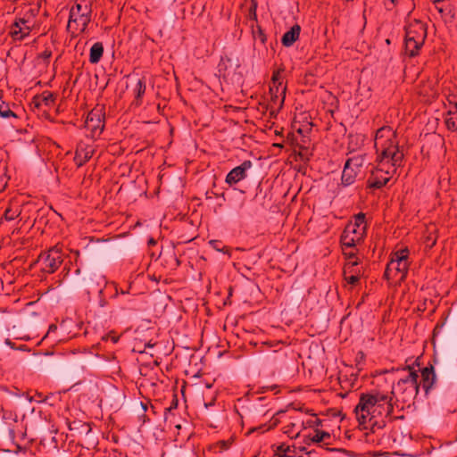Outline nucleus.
<instances>
[{"instance_id":"39","label":"nucleus","mask_w":457,"mask_h":457,"mask_svg":"<svg viewBox=\"0 0 457 457\" xmlns=\"http://www.w3.org/2000/svg\"><path fill=\"white\" fill-rule=\"evenodd\" d=\"M57 330V326L55 324H51L48 328V331L46 337H48L51 333L55 332Z\"/></svg>"},{"instance_id":"32","label":"nucleus","mask_w":457,"mask_h":457,"mask_svg":"<svg viewBox=\"0 0 457 457\" xmlns=\"http://www.w3.org/2000/svg\"><path fill=\"white\" fill-rule=\"evenodd\" d=\"M104 290L105 289L103 287L97 289V293H98V296H99L97 303H98V306L101 308H104L108 304V303L104 297Z\"/></svg>"},{"instance_id":"37","label":"nucleus","mask_w":457,"mask_h":457,"mask_svg":"<svg viewBox=\"0 0 457 457\" xmlns=\"http://www.w3.org/2000/svg\"><path fill=\"white\" fill-rule=\"evenodd\" d=\"M443 326H444V322L437 323L436 325V327L433 329V338H432V341H434L436 337H437V335L439 334L440 329L442 328ZM432 343L435 345V342H432Z\"/></svg>"},{"instance_id":"25","label":"nucleus","mask_w":457,"mask_h":457,"mask_svg":"<svg viewBox=\"0 0 457 457\" xmlns=\"http://www.w3.org/2000/svg\"><path fill=\"white\" fill-rule=\"evenodd\" d=\"M346 249L344 250V253L347 255L348 262L345 265V272H353V268L359 264V262L357 259H354L355 253L353 251V248H351L352 250L349 253L345 252Z\"/></svg>"},{"instance_id":"29","label":"nucleus","mask_w":457,"mask_h":457,"mask_svg":"<svg viewBox=\"0 0 457 457\" xmlns=\"http://www.w3.org/2000/svg\"><path fill=\"white\" fill-rule=\"evenodd\" d=\"M321 423L322 420L319 419L316 415H313L312 417H311L310 419L303 422L305 427L313 428L315 429L321 426Z\"/></svg>"},{"instance_id":"44","label":"nucleus","mask_w":457,"mask_h":457,"mask_svg":"<svg viewBox=\"0 0 457 457\" xmlns=\"http://www.w3.org/2000/svg\"><path fill=\"white\" fill-rule=\"evenodd\" d=\"M148 245H156V240L151 237V238L148 240Z\"/></svg>"},{"instance_id":"35","label":"nucleus","mask_w":457,"mask_h":457,"mask_svg":"<svg viewBox=\"0 0 457 457\" xmlns=\"http://www.w3.org/2000/svg\"><path fill=\"white\" fill-rule=\"evenodd\" d=\"M445 122L449 130L454 131L457 129V121L453 117L446 118Z\"/></svg>"},{"instance_id":"26","label":"nucleus","mask_w":457,"mask_h":457,"mask_svg":"<svg viewBox=\"0 0 457 457\" xmlns=\"http://www.w3.org/2000/svg\"><path fill=\"white\" fill-rule=\"evenodd\" d=\"M363 163L364 156L362 155L353 156L351 158H348L347 161L345 162V165H348L353 169H355L356 170H358V172L360 171V169L362 167Z\"/></svg>"},{"instance_id":"50","label":"nucleus","mask_w":457,"mask_h":457,"mask_svg":"<svg viewBox=\"0 0 457 457\" xmlns=\"http://www.w3.org/2000/svg\"><path fill=\"white\" fill-rule=\"evenodd\" d=\"M16 230H19V228H15L12 230V234L15 233Z\"/></svg>"},{"instance_id":"11","label":"nucleus","mask_w":457,"mask_h":457,"mask_svg":"<svg viewBox=\"0 0 457 457\" xmlns=\"http://www.w3.org/2000/svg\"><path fill=\"white\" fill-rule=\"evenodd\" d=\"M436 13V18L441 19L444 22L452 21L453 18V5L451 0H430Z\"/></svg>"},{"instance_id":"4","label":"nucleus","mask_w":457,"mask_h":457,"mask_svg":"<svg viewBox=\"0 0 457 457\" xmlns=\"http://www.w3.org/2000/svg\"><path fill=\"white\" fill-rule=\"evenodd\" d=\"M375 147L380 154L390 158L395 162H400L403 158V151L399 146V141L395 132L390 127L378 129L375 136Z\"/></svg>"},{"instance_id":"42","label":"nucleus","mask_w":457,"mask_h":457,"mask_svg":"<svg viewBox=\"0 0 457 457\" xmlns=\"http://www.w3.org/2000/svg\"><path fill=\"white\" fill-rule=\"evenodd\" d=\"M43 57H44L45 59H48V58H50V57H51V52H50V51H45V52L43 53Z\"/></svg>"},{"instance_id":"36","label":"nucleus","mask_w":457,"mask_h":457,"mask_svg":"<svg viewBox=\"0 0 457 457\" xmlns=\"http://www.w3.org/2000/svg\"><path fill=\"white\" fill-rule=\"evenodd\" d=\"M210 245L219 252H223L224 253H228L229 252V249L227 247L220 248V242L218 240H211Z\"/></svg>"},{"instance_id":"46","label":"nucleus","mask_w":457,"mask_h":457,"mask_svg":"<svg viewBox=\"0 0 457 457\" xmlns=\"http://www.w3.org/2000/svg\"><path fill=\"white\" fill-rule=\"evenodd\" d=\"M25 347H26V345H21L20 347H18L17 349H19V350H24V349H25Z\"/></svg>"},{"instance_id":"23","label":"nucleus","mask_w":457,"mask_h":457,"mask_svg":"<svg viewBox=\"0 0 457 457\" xmlns=\"http://www.w3.org/2000/svg\"><path fill=\"white\" fill-rule=\"evenodd\" d=\"M308 436L314 443L324 442L328 444V440L331 439V435L328 432L318 428L314 429L313 433L310 434Z\"/></svg>"},{"instance_id":"19","label":"nucleus","mask_w":457,"mask_h":457,"mask_svg":"<svg viewBox=\"0 0 457 457\" xmlns=\"http://www.w3.org/2000/svg\"><path fill=\"white\" fill-rule=\"evenodd\" d=\"M104 54V46L101 42L95 43L91 48L89 53V62L92 64L98 63Z\"/></svg>"},{"instance_id":"13","label":"nucleus","mask_w":457,"mask_h":457,"mask_svg":"<svg viewBox=\"0 0 457 457\" xmlns=\"http://www.w3.org/2000/svg\"><path fill=\"white\" fill-rule=\"evenodd\" d=\"M85 286L87 287V294H90L92 291H97L98 288L104 289H114L115 293L113 296L118 295V289L115 287H108L105 278L101 274L93 273L90 274L87 278H84Z\"/></svg>"},{"instance_id":"7","label":"nucleus","mask_w":457,"mask_h":457,"mask_svg":"<svg viewBox=\"0 0 457 457\" xmlns=\"http://www.w3.org/2000/svg\"><path fill=\"white\" fill-rule=\"evenodd\" d=\"M408 255L405 251L396 252L387 263L384 278L389 283L403 281L408 272Z\"/></svg>"},{"instance_id":"47","label":"nucleus","mask_w":457,"mask_h":457,"mask_svg":"<svg viewBox=\"0 0 457 457\" xmlns=\"http://www.w3.org/2000/svg\"><path fill=\"white\" fill-rule=\"evenodd\" d=\"M112 340L114 343H116V342H117V338H116L115 337H112Z\"/></svg>"},{"instance_id":"49","label":"nucleus","mask_w":457,"mask_h":457,"mask_svg":"<svg viewBox=\"0 0 457 457\" xmlns=\"http://www.w3.org/2000/svg\"><path fill=\"white\" fill-rule=\"evenodd\" d=\"M428 133H421L420 134V137L424 136V137H427Z\"/></svg>"},{"instance_id":"30","label":"nucleus","mask_w":457,"mask_h":457,"mask_svg":"<svg viewBox=\"0 0 457 457\" xmlns=\"http://www.w3.org/2000/svg\"><path fill=\"white\" fill-rule=\"evenodd\" d=\"M0 117H2V118H10V117H16V115L9 108L8 105H0Z\"/></svg>"},{"instance_id":"8","label":"nucleus","mask_w":457,"mask_h":457,"mask_svg":"<svg viewBox=\"0 0 457 457\" xmlns=\"http://www.w3.org/2000/svg\"><path fill=\"white\" fill-rule=\"evenodd\" d=\"M365 228V214L358 213L355 216L354 222L348 224L341 236L340 242L343 250L354 248L356 243L361 238Z\"/></svg>"},{"instance_id":"21","label":"nucleus","mask_w":457,"mask_h":457,"mask_svg":"<svg viewBox=\"0 0 457 457\" xmlns=\"http://www.w3.org/2000/svg\"><path fill=\"white\" fill-rule=\"evenodd\" d=\"M93 155V151L84 149L77 150L74 157V161L78 167L84 165Z\"/></svg>"},{"instance_id":"3","label":"nucleus","mask_w":457,"mask_h":457,"mask_svg":"<svg viewBox=\"0 0 457 457\" xmlns=\"http://www.w3.org/2000/svg\"><path fill=\"white\" fill-rule=\"evenodd\" d=\"M420 370L421 379L418 382L417 370L408 366L407 375L401 378L395 385L391 386L390 390H387L390 396L403 403H410L411 400L417 399L420 391L423 392L424 396H427L428 395V367H424Z\"/></svg>"},{"instance_id":"34","label":"nucleus","mask_w":457,"mask_h":457,"mask_svg":"<svg viewBox=\"0 0 457 457\" xmlns=\"http://www.w3.org/2000/svg\"><path fill=\"white\" fill-rule=\"evenodd\" d=\"M429 370H430V390H432L436 385L437 378H436L435 367L431 364H430Z\"/></svg>"},{"instance_id":"10","label":"nucleus","mask_w":457,"mask_h":457,"mask_svg":"<svg viewBox=\"0 0 457 457\" xmlns=\"http://www.w3.org/2000/svg\"><path fill=\"white\" fill-rule=\"evenodd\" d=\"M62 262V253L56 246L42 253L37 259L41 270L48 274L55 272Z\"/></svg>"},{"instance_id":"27","label":"nucleus","mask_w":457,"mask_h":457,"mask_svg":"<svg viewBox=\"0 0 457 457\" xmlns=\"http://www.w3.org/2000/svg\"><path fill=\"white\" fill-rule=\"evenodd\" d=\"M274 457H295V451L290 449L289 446L281 445L277 448Z\"/></svg>"},{"instance_id":"40","label":"nucleus","mask_w":457,"mask_h":457,"mask_svg":"<svg viewBox=\"0 0 457 457\" xmlns=\"http://www.w3.org/2000/svg\"><path fill=\"white\" fill-rule=\"evenodd\" d=\"M39 9V5H37L35 8H30L28 12L30 13L31 16H36Z\"/></svg>"},{"instance_id":"43","label":"nucleus","mask_w":457,"mask_h":457,"mask_svg":"<svg viewBox=\"0 0 457 457\" xmlns=\"http://www.w3.org/2000/svg\"><path fill=\"white\" fill-rule=\"evenodd\" d=\"M5 186H6V181L0 180V192H2L5 188Z\"/></svg>"},{"instance_id":"38","label":"nucleus","mask_w":457,"mask_h":457,"mask_svg":"<svg viewBox=\"0 0 457 457\" xmlns=\"http://www.w3.org/2000/svg\"><path fill=\"white\" fill-rule=\"evenodd\" d=\"M398 0H384L385 6L387 10L393 9Z\"/></svg>"},{"instance_id":"2","label":"nucleus","mask_w":457,"mask_h":457,"mask_svg":"<svg viewBox=\"0 0 457 457\" xmlns=\"http://www.w3.org/2000/svg\"><path fill=\"white\" fill-rule=\"evenodd\" d=\"M393 410L394 403L390 393L372 389L360 395L354 413L361 425L374 429L375 427L382 428L385 426V419L390 417Z\"/></svg>"},{"instance_id":"5","label":"nucleus","mask_w":457,"mask_h":457,"mask_svg":"<svg viewBox=\"0 0 457 457\" xmlns=\"http://www.w3.org/2000/svg\"><path fill=\"white\" fill-rule=\"evenodd\" d=\"M403 162V158H401V161L396 162L390 158H386L383 154H379L378 166L372 170L368 179L370 187L381 188L384 187L389 181L393 173L396 171L397 168L402 166Z\"/></svg>"},{"instance_id":"12","label":"nucleus","mask_w":457,"mask_h":457,"mask_svg":"<svg viewBox=\"0 0 457 457\" xmlns=\"http://www.w3.org/2000/svg\"><path fill=\"white\" fill-rule=\"evenodd\" d=\"M252 167V162L244 161L239 166L232 169L226 176L225 182L230 187L242 181L247 176V170Z\"/></svg>"},{"instance_id":"9","label":"nucleus","mask_w":457,"mask_h":457,"mask_svg":"<svg viewBox=\"0 0 457 457\" xmlns=\"http://www.w3.org/2000/svg\"><path fill=\"white\" fill-rule=\"evenodd\" d=\"M427 37V29L424 24L415 22L406 29L405 51L410 56H415Z\"/></svg>"},{"instance_id":"1","label":"nucleus","mask_w":457,"mask_h":457,"mask_svg":"<svg viewBox=\"0 0 457 457\" xmlns=\"http://www.w3.org/2000/svg\"><path fill=\"white\" fill-rule=\"evenodd\" d=\"M393 410L394 403L390 393L372 389L360 395L354 413L361 425L374 429L375 427L382 428L385 426V419L390 417Z\"/></svg>"},{"instance_id":"6","label":"nucleus","mask_w":457,"mask_h":457,"mask_svg":"<svg viewBox=\"0 0 457 457\" xmlns=\"http://www.w3.org/2000/svg\"><path fill=\"white\" fill-rule=\"evenodd\" d=\"M92 8L85 0L77 2L70 10L67 29L72 33L85 31L91 21Z\"/></svg>"},{"instance_id":"33","label":"nucleus","mask_w":457,"mask_h":457,"mask_svg":"<svg viewBox=\"0 0 457 457\" xmlns=\"http://www.w3.org/2000/svg\"><path fill=\"white\" fill-rule=\"evenodd\" d=\"M177 407H178V399L176 397H174L171 401L170 407L165 408V411H164L165 420H168V415L170 414L173 410L177 409Z\"/></svg>"},{"instance_id":"18","label":"nucleus","mask_w":457,"mask_h":457,"mask_svg":"<svg viewBox=\"0 0 457 457\" xmlns=\"http://www.w3.org/2000/svg\"><path fill=\"white\" fill-rule=\"evenodd\" d=\"M86 123L92 129V130H96L98 129L100 131H102L104 129V122L100 118V114L95 110L91 111L87 114Z\"/></svg>"},{"instance_id":"22","label":"nucleus","mask_w":457,"mask_h":457,"mask_svg":"<svg viewBox=\"0 0 457 457\" xmlns=\"http://www.w3.org/2000/svg\"><path fill=\"white\" fill-rule=\"evenodd\" d=\"M145 82L144 79H139L136 84V87L134 88V94H135V100L134 103L136 105H140L142 103V97L145 95Z\"/></svg>"},{"instance_id":"20","label":"nucleus","mask_w":457,"mask_h":457,"mask_svg":"<svg viewBox=\"0 0 457 457\" xmlns=\"http://www.w3.org/2000/svg\"><path fill=\"white\" fill-rule=\"evenodd\" d=\"M56 99V96L49 91H44L40 96L35 98L36 106L44 104L46 106L52 105Z\"/></svg>"},{"instance_id":"24","label":"nucleus","mask_w":457,"mask_h":457,"mask_svg":"<svg viewBox=\"0 0 457 457\" xmlns=\"http://www.w3.org/2000/svg\"><path fill=\"white\" fill-rule=\"evenodd\" d=\"M21 215V210L19 208H7L3 217L0 219V226L4 225V221H12Z\"/></svg>"},{"instance_id":"48","label":"nucleus","mask_w":457,"mask_h":457,"mask_svg":"<svg viewBox=\"0 0 457 457\" xmlns=\"http://www.w3.org/2000/svg\"><path fill=\"white\" fill-rule=\"evenodd\" d=\"M434 363H435L436 365L437 364V359H436V356L434 357Z\"/></svg>"},{"instance_id":"28","label":"nucleus","mask_w":457,"mask_h":457,"mask_svg":"<svg viewBox=\"0 0 457 457\" xmlns=\"http://www.w3.org/2000/svg\"><path fill=\"white\" fill-rule=\"evenodd\" d=\"M345 279L351 285H356L360 280V271L345 272Z\"/></svg>"},{"instance_id":"45","label":"nucleus","mask_w":457,"mask_h":457,"mask_svg":"<svg viewBox=\"0 0 457 457\" xmlns=\"http://www.w3.org/2000/svg\"><path fill=\"white\" fill-rule=\"evenodd\" d=\"M212 405H213V402H211V403H204V407H205L206 409H208L210 406H212Z\"/></svg>"},{"instance_id":"31","label":"nucleus","mask_w":457,"mask_h":457,"mask_svg":"<svg viewBox=\"0 0 457 457\" xmlns=\"http://www.w3.org/2000/svg\"><path fill=\"white\" fill-rule=\"evenodd\" d=\"M271 82H272L271 86L283 87L282 81H281V71L280 70H278L273 72L272 78H271Z\"/></svg>"},{"instance_id":"15","label":"nucleus","mask_w":457,"mask_h":457,"mask_svg":"<svg viewBox=\"0 0 457 457\" xmlns=\"http://www.w3.org/2000/svg\"><path fill=\"white\" fill-rule=\"evenodd\" d=\"M286 86L278 87V86H270V100L274 104H278V106L281 107L284 104L286 97Z\"/></svg>"},{"instance_id":"17","label":"nucleus","mask_w":457,"mask_h":457,"mask_svg":"<svg viewBox=\"0 0 457 457\" xmlns=\"http://www.w3.org/2000/svg\"><path fill=\"white\" fill-rule=\"evenodd\" d=\"M358 173H359L358 170L345 164V167H344V170L342 172V177H341L342 184L345 187L351 186L352 184L354 183Z\"/></svg>"},{"instance_id":"16","label":"nucleus","mask_w":457,"mask_h":457,"mask_svg":"<svg viewBox=\"0 0 457 457\" xmlns=\"http://www.w3.org/2000/svg\"><path fill=\"white\" fill-rule=\"evenodd\" d=\"M301 27L295 24L288 31H287L282 38L281 43L285 46H291L299 37Z\"/></svg>"},{"instance_id":"14","label":"nucleus","mask_w":457,"mask_h":457,"mask_svg":"<svg viewBox=\"0 0 457 457\" xmlns=\"http://www.w3.org/2000/svg\"><path fill=\"white\" fill-rule=\"evenodd\" d=\"M29 22L25 18L16 21L12 27L11 34L15 39L21 40L30 33V27L27 25Z\"/></svg>"},{"instance_id":"41","label":"nucleus","mask_w":457,"mask_h":457,"mask_svg":"<svg viewBox=\"0 0 457 457\" xmlns=\"http://www.w3.org/2000/svg\"><path fill=\"white\" fill-rule=\"evenodd\" d=\"M5 344L8 346H10L11 348L16 349V347L14 346V343H12L11 339H9V338L5 339Z\"/></svg>"}]
</instances>
